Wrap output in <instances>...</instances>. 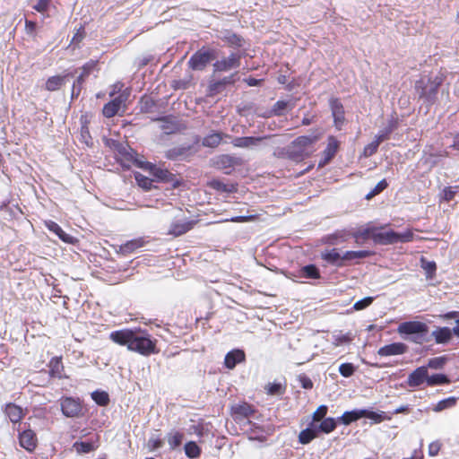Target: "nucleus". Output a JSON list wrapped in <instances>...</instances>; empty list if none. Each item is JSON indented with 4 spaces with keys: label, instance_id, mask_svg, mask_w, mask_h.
I'll list each match as a JSON object with an SVG mask.
<instances>
[{
    "label": "nucleus",
    "instance_id": "1",
    "mask_svg": "<svg viewBox=\"0 0 459 459\" xmlns=\"http://www.w3.org/2000/svg\"><path fill=\"white\" fill-rule=\"evenodd\" d=\"M320 138L321 134L298 136L284 149V153L288 159L301 162L313 155L315 144Z\"/></svg>",
    "mask_w": 459,
    "mask_h": 459
},
{
    "label": "nucleus",
    "instance_id": "2",
    "mask_svg": "<svg viewBox=\"0 0 459 459\" xmlns=\"http://www.w3.org/2000/svg\"><path fill=\"white\" fill-rule=\"evenodd\" d=\"M384 226L377 227L376 233L373 236V241L378 245H393L396 243L411 242L414 238V234L411 230H407L403 233L395 232L393 230L387 231H381Z\"/></svg>",
    "mask_w": 459,
    "mask_h": 459
},
{
    "label": "nucleus",
    "instance_id": "3",
    "mask_svg": "<svg viewBox=\"0 0 459 459\" xmlns=\"http://www.w3.org/2000/svg\"><path fill=\"white\" fill-rule=\"evenodd\" d=\"M445 79L446 75L439 73L435 77L429 79V85H426L423 80L417 81L415 82V89L418 91L420 98L433 102L436 100L438 89L444 82Z\"/></svg>",
    "mask_w": 459,
    "mask_h": 459
},
{
    "label": "nucleus",
    "instance_id": "4",
    "mask_svg": "<svg viewBox=\"0 0 459 459\" xmlns=\"http://www.w3.org/2000/svg\"><path fill=\"white\" fill-rule=\"evenodd\" d=\"M155 342L149 337L137 335L134 332L129 344V351L147 356L155 352Z\"/></svg>",
    "mask_w": 459,
    "mask_h": 459
},
{
    "label": "nucleus",
    "instance_id": "5",
    "mask_svg": "<svg viewBox=\"0 0 459 459\" xmlns=\"http://www.w3.org/2000/svg\"><path fill=\"white\" fill-rule=\"evenodd\" d=\"M341 147V142L334 135L327 137V143L321 153V159L318 162V168L322 169L331 162L335 157Z\"/></svg>",
    "mask_w": 459,
    "mask_h": 459
},
{
    "label": "nucleus",
    "instance_id": "6",
    "mask_svg": "<svg viewBox=\"0 0 459 459\" xmlns=\"http://www.w3.org/2000/svg\"><path fill=\"white\" fill-rule=\"evenodd\" d=\"M170 211L171 214L174 215V217L177 218L178 221L171 223L170 228L169 230V234L173 235L175 237H178L182 234H185L193 228V221H182L181 219H179L180 215L183 214L181 209L172 207Z\"/></svg>",
    "mask_w": 459,
    "mask_h": 459
},
{
    "label": "nucleus",
    "instance_id": "7",
    "mask_svg": "<svg viewBox=\"0 0 459 459\" xmlns=\"http://www.w3.org/2000/svg\"><path fill=\"white\" fill-rule=\"evenodd\" d=\"M134 163L139 168L150 170L151 174L160 181L171 182L173 180L174 175L166 169L159 168L151 162L142 161L137 159H134Z\"/></svg>",
    "mask_w": 459,
    "mask_h": 459
},
{
    "label": "nucleus",
    "instance_id": "8",
    "mask_svg": "<svg viewBox=\"0 0 459 459\" xmlns=\"http://www.w3.org/2000/svg\"><path fill=\"white\" fill-rule=\"evenodd\" d=\"M329 106L333 118V126L337 130H342L345 122L344 107L338 98H331L329 100Z\"/></svg>",
    "mask_w": 459,
    "mask_h": 459
},
{
    "label": "nucleus",
    "instance_id": "9",
    "mask_svg": "<svg viewBox=\"0 0 459 459\" xmlns=\"http://www.w3.org/2000/svg\"><path fill=\"white\" fill-rule=\"evenodd\" d=\"M233 410L236 419L245 427V431L247 432L249 429H252V424L249 417L255 412V411L252 409L251 405L244 403L242 404L236 405Z\"/></svg>",
    "mask_w": 459,
    "mask_h": 459
},
{
    "label": "nucleus",
    "instance_id": "10",
    "mask_svg": "<svg viewBox=\"0 0 459 459\" xmlns=\"http://www.w3.org/2000/svg\"><path fill=\"white\" fill-rule=\"evenodd\" d=\"M428 325L420 321H407L400 324L397 332L400 334L427 333Z\"/></svg>",
    "mask_w": 459,
    "mask_h": 459
},
{
    "label": "nucleus",
    "instance_id": "11",
    "mask_svg": "<svg viewBox=\"0 0 459 459\" xmlns=\"http://www.w3.org/2000/svg\"><path fill=\"white\" fill-rule=\"evenodd\" d=\"M61 410L65 416L73 418L81 414L82 406L77 400L72 397H65L61 401Z\"/></svg>",
    "mask_w": 459,
    "mask_h": 459
},
{
    "label": "nucleus",
    "instance_id": "12",
    "mask_svg": "<svg viewBox=\"0 0 459 459\" xmlns=\"http://www.w3.org/2000/svg\"><path fill=\"white\" fill-rule=\"evenodd\" d=\"M428 379V369L427 367L421 366L414 369L409 374L407 377V385L410 387L416 388L421 385L423 383H427Z\"/></svg>",
    "mask_w": 459,
    "mask_h": 459
},
{
    "label": "nucleus",
    "instance_id": "13",
    "mask_svg": "<svg viewBox=\"0 0 459 459\" xmlns=\"http://www.w3.org/2000/svg\"><path fill=\"white\" fill-rule=\"evenodd\" d=\"M408 346L403 342H393L385 345L377 351V354L381 357H388L394 355H402L407 352Z\"/></svg>",
    "mask_w": 459,
    "mask_h": 459
},
{
    "label": "nucleus",
    "instance_id": "14",
    "mask_svg": "<svg viewBox=\"0 0 459 459\" xmlns=\"http://www.w3.org/2000/svg\"><path fill=\"white\" fill-rule=\"evenodd\" d=\"M321 258L331 265L336 267H344L342 255L337 248L326 249L321 253Z\"/></svg>",
    "mask_w": 459,
    "mask_h": 459
},
{
    "label": "nucleus",
    "instance_id": "15",
    "mask_svg": "<svg viewBox=\"0 0 459 459\" xmlns=\"http://www.w3.org/2000/svg\"><path fill=\"white\" fill-rule=\"evenodd\" d=\"M239 65V56L236 53L230 54L228 57L217 61L214 67L217 71H229Z\"/></svg>",
    "mask_w": 459,
    "mask_h": 459
},
{
    "label": "nucleus",
    "instance_id": "16",
    "mask_svg": "<svg viewBox=\"0 0 459 459\" xmlns=\"http://www.w3.org/2000/svg\"><path fill=\"white\" fill-rule=\"evenodd\" d=\"M134 331L129 329H123L119 331L112 332L109 335L110 340L119 345H126L129 350V344H131Z\"/></svg>",
    "mask_w": 459,
    "mask_h": 459
},
{
    "label": "nucleus",
    "instance_id": "17",
    "mask_svg": "<svg viewBox=\"0 0 459 459\" xmlns=\"http://www.w3.org/2000/svg\"><path fill=\"white\" fill-rule=\"evenodd\" d=\"M210 61L209 52H197L190 58L189 65L195 70H202Z\"/></svg>",
    "mask_w": 459,
    "mask_h": 459
},
{
    "label": "nucleus",
    "instance_id": "18",
    "mask_svg": "<svg viewBox=\"0 0 459 459\" xmlns=\"http://www.w3.org/2000/svg\"><path fill=\"white\" fill-rule=\"evenodd\" d=\"M245 359V353L241 350H233L228 352L225 356L224 364L229 369H233L238 363Z\"/></svg>",
    "mask_w": 459,
    "mask_h": 459
},
{
    "label": "nucleus",
    "instance_id": "19",
    "mask_svg": "<svg viewBox=\"0 0 459 459\" xmlns=\"http://www.w3.org/2000/svg\"><path fill=\"white\" fill-rule=\"evenodd\" d=\"M20 445L27 451H33L36 447L37 438L32 430H24L20 434Z\"/></svg>",
    "mask_w": 459,
    "mask_h": 459
},
{
    "label": "nucleus",
    "instance_id": "20",
    "mask_svg": "<svg viewBox=\"0 0 459 459\" xmlns=\"http://www.w3.org/2000/svg\"><path fill=\"white\" fill-rule=\"evenodd\" d=\"M373 254L374 253L369 250L346 251L342 255L344 267L350 265L353 261L369 257Z\"/></svg>",
    "mask_w": 459,
    "mask_h": 459
},
{
    "label": "nucleus",
    "instance_id": "21",
    "mask_svg": "<svg viewBox=\"0 0 459 459\" xmlns=\"http://www.w3.org/2000/svg\"><path fill=\"white\" fill-rule=\"evenodd\" d=\"M4 412L10 420L13 423L20 422L24 417L22 408L14 403L6 404Z\"/></svg>",
    "mask_w": 459,
    "mask_h": 459
},
{
    "label": "nucleus",
    "instance_id": "22",
    "mask_svg": "<svg viewBox=\"0 0 459 459\" xmlns=\"http://www.w3.org/2000/svg\"><path fill=\"white\" fill-rule=\"evenodd\" d=\"M69 75L72 74H67L65 75H54L49 77L45 83V89L48 91H55L59 90L64 84H65L66 78Z\"/></svg>",
    "mask_w": 459,
    "mask_h": 459
},
{
    "label": "nucleus",
    "instance_id": "23",
    "mask_svg": "<svg viewBox=\"0 0 459 459\" xmlns=\"http://www.w3.org/2000/svg\"><path fill=\"white\" fill-rule=\"evenodd\" d=\"M239 159L230 155H221L217 160V165L220 169H226V173L229 174L230 169L235 166L239 165Z\"/></svg>",
    "mask_w": 459,
    "mask_h": 459
},
{
    "label": "nucleus",
    "instance_id": "24",
    "mask_svg": "<svg viewBox=\"0 0 459 459\" xmlns=\"http://www.w3.org/2000/svg\"><path fill=\"white\" fill-rule=\"evenodd\" d=\"M452 334L453 329L451 330L448 327H439L432 333L435 342L438 344L448 342L452 338Z\"/></svg>",
    "mask_w": 459,
    "mask_h": 459
},
{
    "label": "nucleus",
    "instance_id": "25",
    "mask_svg": "<svg viewBox=\"0 0 459 459\" xmlns=\"http://www.w3.org/2000/svg\"><path fill=\"white\" fill-rule=\"evenodd\" d=\"M377 227H367L363 230H359L356 232H353L351 234L352 238L355 239L356 243H360L363 241L368 240V238H371L373 240V236L376 233Z\"/></svg>",
    "mask_w": 459,
    "mask_h": 459
},
{
    "label": "nucleus",
    "instance_id": "26",
    "mask_svg": "<svg viewBox=\"0 0 459 459\" xmlns=\"http://www.w3.org/2000/svg\"><path fill=\"white\" fill-rule=\"evenodd\" d=\"M299 275L306 279L318 280L321 278L320 271L315 264H307L300 268Z\"/></svg>",
    "mask_w": 459,
    "mask_h": 459
},
{
    "label": "nucleus",
    "instance_id": "27",
    "mask_svg": "<svg viewBox=\"0 0 459 459\" xmlns=\"http://www.w3.org/2000/svg\"><path fill=\"white\" fill-rule=\"evenodd\" d=\"M361 418H363L362 410H354L343 412L342 415L338 418V420L344 425H350L351 422H354Z\"/></svg>",
    "mask_w": 459,
    "mask_h": 459
},
{
    "label": "nucleus",
    "instance_id": "28",
    "mask_svg": "<svg viewBox=\"0 0 459 459\" xmlns=\"http://www.w3.org/2000/svg\"><path fill=\"white\" fill-rule=\"evenodd\" d=\"M337 427V420L334 418L329 417L324 419L320 421V424L317 426V432H322L325 434H329L333 432Z\"/></svg>",
    "mask_w": 459,
    "mask_h": 459
},
{
    "label": "nucleus",
    "instance_id": "29",
    "mask_svg": "<svg viewBox=\"0 0 459 459\" xmlns=\"http://www.w3.org/2000/svg\"><path fill=\"white\" fill-rule=\"evenodd\" d=\"M293 107L294 104H290V101L278 100L273 106V108L270 111L269 116H282L288 109H291Z\"/></svg>",
    "mask_w": 459,
    "mask_h": 459
},
{
    "label": "nucleus",
    "instance_id": "30",
    "mask_svg": "<svg viewBox=\"0 0 459 459\" xmlns=\"http://www.w3.org/2000/svg\"><path fill=\"white\" fill-rule=\"evenodd\" d=\"M363 418L369 419L373 423H381L385 420H390L391 417L387 416L384 411L377 412L366 409H362Z\"/></svg>",
    "mask_w": 459,
    "mask_h": 459
},
{
    "label": "nucleus",
    "instance_id": "31",
    "mask_svg": "<svg viewBox=\"0 0 459 459\" xmlns=\"http://www.w3.org/2000/svg\"><path fill=\"white\" fill-rule=\"evenodd\" d=\"M47 227L50 231L56 233L59 237V238L62 239L64 242H73L74 238L69 234L65 233L57 223L54 221H49L47 223Z\"/></svg>",
    "mask_w": 459,
    "mask_h": 459
},
{
    "label": "nucleus",
    "instance_id": "32",
    "mask_svg": "<svg viewBox=\"0 0 459 459\" xmlns=\"http://www.w3.org/2000/svg\"><path fill=\"white\" fill-rule=\"evenodd\" d=\"M317 435L318 432L316 429L307 428L299 432V442L302 445H307L317 437Z\"/></svg>",
    "mask_w": 459,
    "mask_h": 459
},
{
    "label": "nucleus",
    "instance_id": "33",
    "mask_svg": "<svg viewBox=\"0 0 459 459\" xmlns=\"http://www.w3.org/2000/svg\"><path fill=\"white\" fill-rule=\"evenodd\" d=\"M420 267L424 270L427 279H433L437 272V264L428 261L424 256L420 257Z\"/></svg>",
    "mask_w": 459,
    "mask_h": 459
},
{
    "label": "nucleus",
    "instance_id": "34",
    "mask_svg": "<svg viewBox=\"0 0 459 459\" xmlns=\"http://www.w3.org/2000/svg\"><path fill=\"white\" fill-rule=\"evenodd\" d=\"M349 233L346 230H337L332 234L325 236V243L330 245H336L340 242L346 241Z\"/></svg>",
    "mask_w": 459,
    "mask_h": 459
},
{
    "label": "nucleus",
    "instance_id": "35",
    "mask_svg": "<svg viewBox=\"0 0 459 459\" xmlns=\"http://www.w3.org/2000/svg\"><path fill=\"white\" fill-rule=\"evenodd\" d=\"M209 186L217 191L223 193H233L237 190L236 186L233 184H226L221 180L213 179L209 183Z\"/></svg>",
    "mask_w": 459,
    "mask_h": 459
},
{
    "label": "nucleus",
    "instance_id": "36",
    "mask_svg": "<svg viewBox=\"0 0 459 459\" xmlns=\"http://www.w3.org/2000/svg\"><path fill=\"white\" fill-rule=\"evenodd\" d=\"M265 393L272 396H280L286 391V385L281 383H268L264 385Z\"/></svg>",
    "mask_w": 459,
    "mask_h": 459
},
{
    "label": "nucleus",
    "instance_id": "37",
    "mask_svg": "<svg viewBox=\"0 0 459 459\" xmlns=\"http://www.w3.org/2000/svg\"><path fill=\"white\" fill-rule=\"evenodd\" d=\"M450 383H451V380L445 374H434L432 376L428 375L427 385H429V386L448 385Z\"/></svg>",
    "mask_w": 459,
    "mask_h": 459
},
{
    "label": "nucleus",
    "instance_id": "38",
    "mask_svg": "<svg viewBox=\"0 0 459 459\" xmlns=\"http://www.w3.org/2000/svg\"><path fill=\"white\" fill-rule=\"evenodd\" d=\"M222 140V134L221 133H212L208 134L202 140V144L205 147L215 148L217 147Z\"/></svg>",
    "mask_w": 459,
    "mask_h": 459
},
{
    "label": "nucleus",
    "instance_id": "39",
    "mask_svg": "<svg viewBox=\"0 0 459 459\" xmlns=\"http://www.w3.org/2000/svg\"><path fill=\"white\" fill-rule=\"evenodd\" d=\"M456 403H457V398H455L454 396L443 399V400L439 401L434 406L433 411L436 412L442 411L446 409H449V408L455 406Z\"/></svg>",
    "mask_w": 459,
    "mask_h": 459
},
{
    "label": "nucleus",
    "instance_id": "40",
    "mask_svg": "<svg viewBox=\"0 0 459 459\" xmlns=\"http://www.w3.org/2000/svg\"><path fill=\"white\" fill-rule=\"evenodd\" d=\"M120 111H122V108H120L119 106H117L113 100L105 104L102 109L103 116L108 118L113 117L114 116L119 114Z\"/></svg>",
    "mask_w": 459,
    "mask_h": 459
},
{
    "label": "nucleus",
    "instance_id": "41",
    "mask_svg": "<svg viewBox=\"0 0 459 459\" xmlns=\"http://www.w3.org/2000/svg\"><path fill=\"white\" fill-rule=\"evenodd\" d=\"M258 138L255 137H238L234 139L233 144L241 148L254 147L256 146Z\"/></svg>",
    "mask_w": 459,
    "mask_h": 459
},
{
    "label": "nucleus",
    "instance_id": "42",
    "mask_svg": "<svg viewBox=\"0 0 459 459\" xmlns=\"http://www.w3.org/2000/svg\"><path fill=\"white\" fill-rule=\"evenodd\" d=\"M448 360V358L446 356H439L431 358L429 359L427 364V368H432V369H442L445 365L446 364Z\"/></svg>",
    "mask_w": 459,
    "mask_h": 459
},
{
    "label": "nucleus",
    "instance_id": "43",
    "mask_svg": "<svg viewBox=\"0 0 459 459\" xmlns=\"http://www.w3.org/2000/svg\"><path fill=\"white\" fill-rule=\"evenodd\" d=\"M186 455L189 458H197L201 454L200 447L194 441H189L185 445Z\"/></svg>",
    "mask_w": 459,
    "mask_h": 459
},
{
    "label": "nucleus",
    "instance_id": "44",
    "mask_svg": "<svg viewBox=\"0 0 459 459\" xmlns=\"http://www.w3.org/2000/svg\"><path fill=\"white\" fill-rule=\"evenodd\" d=\"M134 178L140 187H142L144 190H150L152 187V179L150 178L141 174V173H135Z\"/></svg>",
    "mask_w": 459,
    "mask_h": 459
},
{
    "label": "nucleus",
    "instance_id": "45",
    "mask_svg": "<svg viewBox=\"0 0 459 459\" xmlns=\"http://www.w3.org/2000/svg\"><path fill=\"white\" fill-rule=\"evenodd\" d=\"M91 397L100 406H105L109 402L108 394L104 391H95L91 394Z\"/></svg>",
    "mask_w": 459,
    "mask_h": 459
},
{
    "label": "nucleus",
    "instance_id": "46",
    "mask_svg": "<svg viewBox=\"0 0 459 459\" xmlns=\"http://www.w3.org/2000/svg\"><path fill=\"white\" fill-rule=\"evenodd\" d=\"M328 407L326 405H320L319 407H317V409L312 414L313 422L322 421L324 419H325Z\"/></svg>",
    "mask_w": 459,
    "mask_h": 459
},
{
    "label": "nucleus",
    "instance_id": "47",
    "mask_svg": "<svg viewBox=\"0 0 459 459\" xmlns=\"http://www.w3.org/2000/svg\"><path fill=\"white\" fill-rule=\"evenodd\" d=\"M352 341V336L350 333H340L333 336V344L337 347L342 344H348Z\"/></svg>",
    "mask_w": 459,
    "mask_h": 459
},
{
    "label": "nucleus",
    "instance_id": "48",
    "mask_svg": "<svg viewBox=\"0 0 459 459\" xmlns=\"http://www.w3.org/2000/svg\"><path fill=\"white\" fill-rule=\"evenodd\" d=\"M74 447L80 454L89 453L96 448L95 446L90 442H75Z\"/></svg>",
    "mask_w": 459,
    "mask_h": 459
},
{
    "label": "nucleus",
    "instance_id": "49",
    "mask_svg": "<svg viewBox=\"0 0 459 459\" xmlns=\"http://www.w3.org/2000/svg\"><path fill=\"white\" fill-rule=\"evenodd\" d=\"M129 98V91H124L117 97L114 98L112 100L122 108V112L126 110V103Z\"/></svg>",
    "mask_w": 459,
    "mask_h": 459
},
{
    "label": "nucleus",
    "instance_id": "50",
    "mask_svg": "<svg viewBox=\"0 0 459 459\" xmlns=\"http://www.w3.org/2000/svg\"><path fill=\"white\" fill-rule=\"evenodd\" d=\"M182 439H183V434H181L179 432H175V433L169 434V436L168 437V443H169V446L172 449H174L181 444Z\"/></svg>",
    "mask_w": 459,
    "mask_h": 459
},
{
    "label": "nucleus",
    "instance_id": "51",
    "mask_svg": "<svg viewBox=\"0 0 459 459\" xmlns=\"http://www.w3.org/2000/svg\"><path fill=\"white\" fill-rule=\"evenodd\" d=\"M340 374L344 377L352 376L355 372V367L351 363H342L339 367Z\"/></svg>",
    "mask_w": 459,
    "mask_h": 459
},
{
    "label": "nucleus",
    "instance_id": "52",
    "mask_svg": "<svg viewBox=\"0 0 459 459\" xmlns=\"http://www.w3.org/2000/svg\"><path fill=\"white\" fill-rule=\"evenodd\" d=\"M51 4L50 0H36L32 4V8L39 13H45Z\"/></svg>",
    "mask_w": 459,
    "mask_h": 459
},
{
    "label": "nucleus",
    "instance_id": "53",
    "mask_svg": "<svg viewBox=\"0 0 459 459\" xmlns=\"http://www.w3.org/2000/svg\"><path fill=\"white\" fill-rule=\"evenodd\" d=\"M373 300H374L373 297H366V298L355 302L353 305V308L355 310H362V309L368 307V306H370L372 304Z\"/></svg>",
    "mask_w": 459,
    "mask_h": 459
},
{
    "label": "nucleus",
    "instance_id": "54",
    "mask_svg": "<svg viewBox=\"0 0 459 459\" xmlns=\"http://www.w3.org/2000/svg\"><path fill=\"white\" fill-rule=\"evenodd\" d=\"M378 144L374 141L367 144L363 149V156L370 157L377 152Z\"/></svg>",
    "mask_w": 459,
    "mask_h": 459
},
{
    "label": "nucleus",
    "instance_id": "55",
    "mask_svg": "<svg viewBox=\"0 0 459 459\" xmlns=\"http://www.w3.org/2000/svg\"><path fill=\"white\" fill-rule=\"evenodd\" d=\"M393 130L394 126H389L388 128H385L381 134L376 136L374 142L379 145L382 142L388 139L389 134L392 133Z\"/></svg>",
    "mask_w": 459,
    "mask_h": 459
},
{
    "label": "nucleus",
    "instance_id": "56",
    "mask_svg": "<svg viewBox=\"0 0 459 459\" xmlns=\"http://www.w3.org/2000/svg\"><path fill=\"white\" fill-rule=\"evenodd\" d=\"M299 382L302 388L304 389H312L313 388V382L310 379L309 377L307 375H299Z\"/></svg>",
    "mask_w": 459,
    "mask_h": 459
},
{
    "label": "nucleus",
    "instance_id": "57",
    "mask_svg": "<svg viewBox=\"0 0 459 459\" xmlns=\"http://www.w3.org/2000/svg\"><path fill=\"white\" fill-rule=\"evenodd\" d=\"M140 247H141V245H140L139 241L133 240V241H129V242L126 243L124 246H122L121 249L125 253H130Z\"/></svg>",
    "mask_w": 459,
    "mask_h": 459
},
{
    "label": "nucleus",
    "instance_id": "58",
    "mask_svg": "<svg viewBox=\"0 0 459 459\" xmlns=\"http://www.w3.org/2000/svg\"><path fill=\"white\" fill-rule=\"evenodd\" d=\"M97 66V61L90 60L82 67V74L88 76Z\"/></svg>",
    "mask_w": 459,
    "mask_h": 459
},
{
    "label": "nucleus",
    "instance_id": "59",
    "mask_svg": "<svg viewBox=\"0 0 459 459\" xmlns=\"http://www.w3.org/2000/svg\"><path fill=\"white\" fill-rule=\"evenodd\" d=\"M440 448H441V444L439 442L435 441V442L430 443L429 445V449H428L429 455L430 456L437 455L439 453Z\"/></svg>",
    "mask_w": 459,
    "mask_h": 459
},
{
    "label": "nucleus",
    "instance_id": "60",
    "mask_svg": "<svg viewBox=\"0 0 459 459\" xmlns=\"http://www.w3.org/2000/svg\"><path fill=\"white\" fill-rule=\"evenodd\" d=\"M388 184L385 179H382L379 181L377 186L373 188L375 194L378 195L383 192L385 188H387Z\"/></svg>",
    "mask_w": 459,
    "mask_h": 459
},
{
    "label": "nucleus",
    "instance_id": "61",
    "mask_svg": "<svg viewBox=\"0 0 459 459\" xmlns=\"http://www.w3.org/2000/svg\"><path fill=\"white\" fill-rule=\"evenodd\" d=\"M85 77L84 74H80L77 79L74 81V84H73V89H72V98H74V92H75V88L78 86H82V83L84 82V80H85Z\"/></svg>",
    "mask_w": 459,
    "mask_h": 459
},
{
    "label": "nucleus",
    "instance_id": "62",
    "mask_svg": "<svg viewBox=\"0 0 459 459\" xmlns=\"http://www.w3.org/2000/svg\"><path fill=\"white\" fill-rule=\"evenodd\" d=\"M148 445L152 449H157L162 446V441L158 437H151L148 441Z\"/></svg>",
    "mask_w": 459,
    "mask_h": 459
},
{
    "label": "nucleus",
    "instance_id": "63",
    "mask_svg": "<svg viewBox=\"0 0 459 459\" xmlns=\"http://www.w3.org/2000/svg\"><path fill=\"white\" fill-rule=\"evenodd\" d=\"M277 82L281 84H286V89L290 91L293 86L290 83H288V75L286 74H279L277 77Z\"/></svg>",
    "mask_w": 459,
    "mask_h": 459
},
{
    "label": "nucleus",
    "instance_id": "64",
    "mask_svg": "<svg viewBox=\"0 0 459 459\" xmlns=\"http://www.w3.org/2000/svg\"><path fill=\"white\" fill-rule=\"evenodd\" d=\"M455 194H456V191H454L452 187H446L444 190V195H445V199L446 201L453 200Z\"/></svg>",
    "mask_w": 459,
    "mask_h": 459
}]
</instances>
